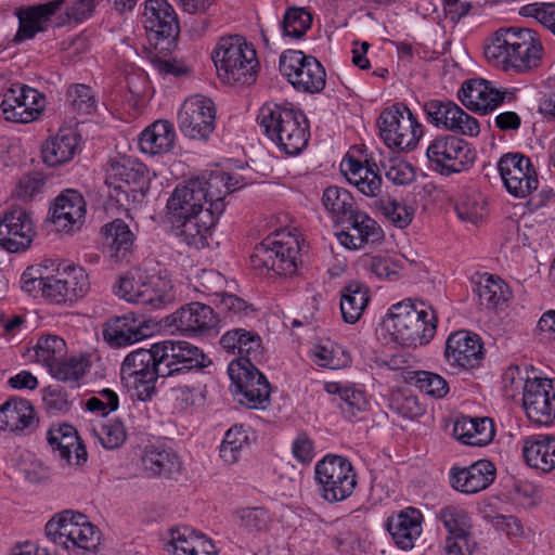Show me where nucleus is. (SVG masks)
<instances>
[{"instance_id": "obj_1", "label": "nucleus", "mask_w": 555, "mask_h": 555, "mask_svg": "<svg viewBox=\"0 0 555 555\" xmlns=\"http://www.w3.org/2000/svg\"><path fill=\"white\" fill-rule=\"evenodd\" d=\"M212 364L203 349L186 340H163L130 352L122 361L120 375L140 401L156 393L158 377L199 372Z\"/></svg>"}, {"instance_id": "obj_2", "label": "nucleus", "mask_w": 555, "mask_h": 555, "mask_svg": "<svg viewBox=\"0 0 555 555\" xmlns=\"http://www.w3.org/2000/svg\"><path fill=\"white\" fill-rule=\"evenodd\" d=\"M383 326L392 341L416 348L429 344L435 337L438 314L430 304L406 299L390 307Z\"/></svg>"}, {"instance_id": "obj_3", "label": "nucleus", "mask_w": 555, "mask_h": 555, "mask_svg": "<svg viewBox=\"0 0 555 555\" xmlns=\"http://www.w3.org/2000/svg\"><path fill=\"white\" fill-rule=\"evenodd\" d=\"M262 133L287 155H298L307 146L309 121L301 109L289 103H266L257 117Z\"/></svg>"}, {"instance_id": "obj_4", "label": "nucleus", "mask_w": 555, "mask_h": 555, "mask_svg": "<svg viewBox=\"0 0 555 555\" xmlns=\"http://www.w3.org/2000/svg\"><path fill=\"white\" fill-rule=\"evenodd\" d=\"M542 54V44L537 34L528 28H500L490 43L485 46L486 57L505 70L514 68L522 73L537 67Z\"/></svg>"}, {"instance_id": "obj_5", "label": "nucleus", "mask_w": 555, "mask_h": 555, "mask_svg": "<svg viewBox=\"0 0 555 555\" xmlns=\"http://www.w3.org/2000/svg\"><path fill=\"white\" fill-rule=\"evenodd\" d=\"M218 78L229 86H251L256 82L260 64L256 49L243 36L221 37L211 51Z\"/></svg>"}, {"instance_id": "obj_6", "label": "nucleus", "mask_w": 555, "mask_h": 555, "mask_svg": "<svg viewBox=\"0 0 555 555\" xmlns=\"http://www.w3.org/2000/svg\"><path fill=\"white\" fill-rule=\"evenodd\" d=\"M105 183L109 189V198L119 208L131 210L144 201L151 176L147 167L138 159H112L106 169Z\"/></svg>"}, {"instance_id": "obj_7", "label": "nucleus", "mask_w": 555, "mask_h": 555, "mask_svg": "<svg viewBox=\"0 0 555 555\" xmlns=\"http://www.w3.org/2000/svg\"><path fill=\"white\" fill-rule=\"evenodd\" d=\"M114 293L126 301L160 309L176 299V292L166 275H149L141 270H132L120 275L114 284Z\"/></svg>"}, {"instance_id": "obj_8", "label": "nucleus", "mask_w": 555, "mask_h": 555, "mask_svg": "<svg viewBox=\"0 0 555 555\" xmlns=\"http://www.w3.org/2000/svg\"><path fill=\"white\" fill-rule=\"evenodd\" d=\"M314 481L320 498L333 504L352 495L358 475L347 457L328 453L315 463Z\"/></svg>"}, {"instance_id": "obj_9", "label": "nucleus", "mask_w": 555, "mask_h": 555, "mask_svg": "<svg viewBox=\"0 0 555 555\" xmlns=\"http://www.w3.org/2000/svg\"><path fill=\"white\" fill-rule=\"evenodd\" d=\"M300 250L296 234L278 232L256 245L250 262L255 269L273 271L280 276H293L297 272Z\"/></svg>"}, {"instance_id": "obj_10", "label": "nucleus", "mask_w": 555, "mask_h": 555, "mask_svg": "<svg viewBox=\"0 0 555 555\" xmlns=\"http://www.w3.org/2000/svg\"><path fill=\"white\" fill-rule=\"evenodd\" d=\"M46 537L64 550H95L100 542V530L79 512L66 509L51 518L46 527Z\"/></svg>"}, {"instance_id": "obj_11", "label": "nucleus", "mask_w": 555, "mask_h": 555, "mask_svg": "<svg viewBox=\"0 0 555 555\" xmlns=\"http://www.w3.org/2000/svg\"><path fill=\"white\" fill-rule=\"evenodd\" d=\"M377 127L384 143L391 150L402 152L415 149L423 135V126L402 103L385 108L377 119Z\"/></svg>"}, {"instance_id": "obj_12", "label": "nucleus", "mask_w": 555, "mask_h": 555, "mask_svg": "<svg viewBox=\"0 0 555 555\" xmlns=\"http://www.w3.org/2000/svg\"><path fill=\"white\" fill-rule=\"evenodd\" d=\"M429 168L441 176H451L469 169L476 152L464 139L454 134H438L426 147Z\"/></svg>"}, {"instance_id": "obj_13", "label": "nucleus", "mask_w": 555, "mask_h": 555, "mask_svg": "<svg viewBox=\"0 0 555 555\" xmlns=\"http://www.w3.org/2000/svg\"><path fill=\"white\" fill-rule=\"evenodd\" d=\"M228 374L237 402L248 409L264 410L270 405L271 386L257 363L231 361Z\"/></svg>"}, {"instance_id": "obj_14", "label": "nucleus", "mask_w": 555, "mask_h": 555, "mask_svg": "<svg viewBox=\"0 0 555 555\" xmlns=\"http://www.w3.org/2000/svg\"><path fill=\"white\" fill-rule=\"evenodd\" d=\"M142 23L155 49L171 51L177 43L180 26L177 13L168 0H145Z\"/></svg>"}, {"instance_id": "obj_15", "label": "nucleus", "mask_w": 555, "mask_h": 555, "mask_svg": "<svg viewBox=\"0 0 555 555\" xmlns=\"http://www.w3.org/2000/svg\"><path fill=\"white\" fill-rule=\"evenodd\" d=\"M279 68L298 91L318 93L325 87V69L322 64L302 51L287 50L280 56Z\"/></svg>"}, {"instance_id": "obj_16", "label": "nucleus", "mask_w": 555, "mask_h": 555, "mask_svg": "<svg viewBox=\"0 0 555 555\" xmlns=\"http://www.w3.org/2000/svg\"><path fill=\"white\" fill-rule=\"evenodd\" d=\"M423 111L426 121L437 128L468 137L480 132L478 120L451 100L430 99L424 102Z\"/></svg>"}, {"instance_id": "obj_17", "label": "nucleus", "mask_w": 555, "mask_h": 555, "mask_svg": "<svg viewBox=\"0 0 555 555\" xmlns=\"http://www.w3.org/2000/svg\"><path fill=\"white\" fill-rule=\"evenodd\" d=\"M181 133L192 140L207 141L216 127V107L209 98L195 95L184 101L178 112Z\"/></svg>"}, {"instance_id": "obj_18", "label": "nucleus", "mask_w": 555, "mask_h": 555, "mask_svg": "<svg viewBox=\"0 0 555 555\" xmlns=\"http://www.w3.org/2000/svg\"><path fill=\"white\" fill-rule=\"evenodd\" d=\"M46 95L27 85H12L0 104L4 119L28 124L40 117L46 107Z\"/></svg>"}, {"instance_id": "obj_19", "label": "nucleus", "mask_w": 555, "mask_h": 555, "mask_svg": "<svg viewBox=\"0 0 555 555\" xmlns=\"http://www.w3.org/2000/svg\"><path fill=\"white\" fill-rule=\"evenodd\" d=\"M498 170L507 192L525 198L538 189L539 180L531 159L520 153H507L501 156Z\"/></svg>"}, {"instance_id": "obj_20", "label": "nucleus", "mask_w": 555, "mask_h": 555, "mask_svg": "<svg viewBox=\"0 0 555 555\" xmlns=\"http://www.w3.org/2000/svg\"><path fill=\"white\" fill-rule=\"evenodd\" d=\"M485 353L482 339L474 332L459 330L447 337L443 354L452 367L465 371L479 367Z\"/></svg>"}, {"instance_id": "obj_21", "label": "nucleus", "mask_w": 555, "mask_h": 555, "mask_svg": "<svg viewBox=\"0 0 555 555\" xmlns=\"http://www.w3.org/2000/svg\"><path fill=\"white\" fill-rule=\"evenodd\" d=\"M36 235L30 214L22 207L4 211L0 217V247L8 253L28 249Z\"/></svg>"}, {"instance_id": "obj_22", "label": "nucleus", "mask_w": 555, "mask_h": 555, "mask_svg": "<svg viewBox=\"0 0 555 555\" xmlns=\"http://www.w3.org/2000/svg\"><path fill=\"white\" fill-rule=\"evenodd\" d=\"M528 418L540 425L555 420V379L533 376L522 396Z\"/></svg>"}, {"instance_id": "obj_23", "label": "nucleus", "mask_w": 555, "mask_h": 555, "mask_svg": "<svg viewBox=\"0 0 555 555\" xmlns=\"http://www.w3.org/2000/svg\"><path fill=\"white\" fill-rule=\"evenodd\" d=\"M513 92L500 90L486 79L466 80L457 92L462 104L478 114H488L501 105Z\"/></svg>"}, {"instance_id": "obj_24", "label": "nucleus", "mask_w": 555, "mask_h": 555, "mask_svg": "<svg viewBox=\"0 0 555 555\" xmlns=\"http://www.w3.org/2000/svg\"><path fill=\"white\" fill-rule=\"evenodd\" d=\"M346 219L336 223L343 228L337 233V237L345 247L359 249L369 242L374 243L382 238L383 232L377 222L357 207L347 215Z\"/></svg>"}, {"instance_id": "obj_25", "label": "nucleus", "mask_w": 555, "mask_h": 555, "mask_svg": "<svg viewBox=\"0 0 555 555\" xmlns=\"http://www.w3.org/2000/svg\"><path fill=\"white\" fill-rule=\"evenodd\" d=\"M218 322L214 309L198 301L186 304L167 317V324L184 335L207 334Z\"/></svg>"}, {"instance_id": "obj_26", "label": "nucleus", "mask_w": 555, "mask_h": 555, "mask_svg": "<svg viewBox=\"0 0 555 555\" xmlns=\"http://www.w3.org/2000/svg\"><path fill=\"white\" fill-rule=\"evenodd\" d=\"M232 179L228 172L211 170L202 173L195 179H191L189 182L198 186L194 188V190L203 194V197H199V199L204 204H208L207 209L221 216L225 209V196L238 188V181L236 180L235 183H232Z\"/></svg>"}, {"instance_id": "obj_27", "label": "nucleus", "mask_w": 555, "mask_h": 555, "mask_svg": "<svg viewBox=\"0 0 555 555\" xmlns=\"http://www.w3.org/2000/svg\"><path fill=\"white\" fill-rule=\"evenodd\" d=\"M495 466L488 460H479L468 467L452 466L450 486L457 492L475 494L487 489L495 479Z\"/></svg>"}, {"instance_id": "obj_28", "label": "nucleus", "mask_w": 555, "mask_h": 555, "mask_svg": "<svg viewBox=\"0 0 555 555\" xmlns=\"http://www.w3.org/2000/svg\"><path fill=\"white\" fill-rule=\"evenodd\" d=\"M64 2L65 0H51L20 9L16 12L18 29L14 35L13 42L21 43L46 31L51 17L63 7Z\"/></svg>"}, {"instance_id": "obj_29", "label": "nucleus", "mask_w": 555, "mask_h": 555, "mask_svg": "<svg viewBox=\"0 0 555 555\" xmlns=\"http://www.w3.org/2000/svg\"><path fill=\"white\" fill-rule=\"evenodd\" d=\"M220 216L209 209L199 210L193 216L182 218L180 222L171 221L173 234L186 245L196 249L208 246V237Z\"/></svg>"}, {"instance_id": "obj_30", "label": "nucleus", "mask_w": 555, "mask_h": 555, "mask_svg": "<svg viewBox=\"0 0 555 555\" xmlns=\"http://www.w3.org/2000/svg\"><path fill=\"white\" fill-rule=\"evenodd\" d=\"M423 514L415 507H405L391 514L386 521V529L397 547L409 551L422 534Z\"/></svg>"}, {"instance_id": "obj_31", "label": "nucleus", "mask_w": 555, "mask_h": 555, "mask_svg": "<svg viewBox=\"0 0 555 555\" xmlns=\"http://www.w3.org/2000/svg\"><path fill=\"white\" fill-rule=\"evenodd\" d=\"M341 171L348 182L367 197H378L382 193L383 180L377 165L369 159L365 163L348 157L343 160Z\"/></svg>"}, {"instance_id": "obj_32", "label": "nucleus", "mask_w": 555, "mask_h": 555, "mask_svg": "<svg viewBox=\"0 0 555 555\" xmlns=\"http://www.w3.org/2000/svg\"><path fill=\"white\" fill-rule=\"evenodd\" d=\"M324 389L330 395L338 396L343 415L350 422L364 418L370 409V401L362 386L352 383L328 382Z\"/></svg>"}, {"instance_id": "obj_33", "label": "nucleus", "mask_w": 555, "mask_h": 555, "mask_svg": "<svg viewBox=\"0 0 555 555\" xmlns=\"http://www.w3.org/2000/svg\"><path fill=\"white\" fill-rule=\"evenodd\" d=\"M219 343L224 350L238 354L233 361L260 363L264 356L261 337L255 331L233 328L227 331Z\"/></svg>"}, {"instance_id": "obj_34", "label": "nucleus", "mask_w": 555, "mask_h": 555, "mask_svg": "<svg viewBox=\"0 0 555 555\" xmlns=\"http://www.w3.org/2000/svg\"><path fill=\"white\" fill-rule=\"evenodd\" d=\"M48 442L61 460L69 465H81L87 461L86 447L75 427L63 424L48 431Z\"/></svg>"}, {"instance_id": "obj_35", "label": "nucleus", "mask_w": 555, "mask_h": 555, "mask_svg": "<svg viewBox=\"0 0 555 555\" xmlns=\"http://www.w3.org/2000/svg\"><path fill=\"white\" fill-rule=\"evenodd\" d=\"M38 420L31 403L26 399L11 398L0 406V430L14 434L31 433Z\"/></svg>"}, {"instance_id": "obj_36", "label": "nucleus", "mask_w": 555, "mask_h": 555, "mask_svg": "<svg viewBox=\"0 0 555 555\" xmlns=\"http://www.w3.org/2000/svg\"><path fill=\"white\" fill-rule=\"evenodd\" d=\"M52 222L63 229L72 230L75 224L85 219L87 208L83 196L76 190L63 191L54 201L51 208Z\"/></svg>"}, {"instance_id": "obj_37", "label": "nucleus", "mask_w": 555, "mask_h": 555, "mask_svg": "<svg viewBox=\"0 0 555 555\" xmlns=\"http://www.w3.org/2000/svg\"><path fill=\"white\" fill-rule=\"evenodd\" d=\"M522 456L526 464L544 474L555 469V437L534 435L524 439Z\"/></svg>"}, {"instance_id": "obj_38", "label": "nucleus", "mask_w": 555, "mask_h": 555, "mask_svg": "<svg viewBox=\"0 0 555 555\" xmlns=\"http://www.w3.org/2000/svg\"><path fill=\"white\" fill-rule=\"evenodd\" d=\"M144 470L153 477L177 478L182 469L178 454L170 448L150 444L142 455Z\"/></svg>"}, {"instance_id": "obj_39", "label": "nucleus", "mask_w": 555, "mask_h": 555, "mask_svg": "<svg viewBox=\"0 0 555 555\" xmlns=\"http://www.w3.org/2000/svg\"><path fill=\"white\" fill-rule=\"evenodd\" d=\"M494 435V425L489 417L462 416L453 425V436L462 443L472 447L488 446Z\"/></svg>"}, {"instance_id": "obj_40", "label": "nucleus", "mask_w": 555, "mask_h": 555, "mask_svg": "<svg viewBox=\"0 0 555 555\" xmlns=\"http://www.w3.org/2000/svg\"><path fill=\"white\" fill-rule=\"evenodd\" d=\"M176 141L173 125L166 119H159L146 127L139 137L141 152L149 155H159L170 152Z\"/></svg>"}, {"instance_id": "obj_41", "label": "nucleus", "mask_w": 555, "mask_h": 555, "mask_svg": "<svg viewBox=\"0 0 555 555\" xmlns=\"http://www.w3.org/2000/svg\"><path fill=\"white\" fill-rule=\"evenodd\" d=\"M141 325L142 321L132 314L116 317L105 324L103 336L111 347H125L145 337Z\"/></svg>"}, {"instance_id": "obj_42", "label": "nucleus", "mask_w": 555, "mask_h": 555, "mask_svg": "<svg viewBox=\"0 0 555 555\" xmlns=\"http://www.w3.org/2000/svg\"><path fill=\"white\" fill-rule=\"evenodd\" d=\"M196 184L188 182L185 185H178L167 202L169 222L177 220L180 222L182 218L193 216L199 210H205L203 194L197 190Z\"/></svg>"}, {"instance_id": "obj_43", "label": "nucleus", "mask_w": 555, "mask_h": 555, "mask_svg": "<svg viewBox=\"0 0 555 555\" xmlns=\"http://www.w3.org/2000/svg\"><path fill=\"white\" fill-rule=\"evenodd\" d=\"M370 302L369 287L358 281H351L340 289V312L348 324L357 323Z\"/></svg>"}, {"instance_id": "obj_44", "label": "nucleus", "mask_w": 555, "mask_h": 555, "mask_svg": "<svg viewBox=\"0 0 555 555\" xmlns=\"http://www.w3.org/2000/svg\"><path fill=\"white\" fill-rule=\"evenodd\" d=\"M78 149V135L72 131H60L44 142L42 159L49 167H56L73 159Z\"/></svg>"}, {"instance_id": "obj_45", "label": "nucleus", "mask_w": 555, "mask_h": 555, "mask_svg": "<svg viewBox=\"0 0 555 555\" xmlns=\"http://www.w3.org/2000/svg\"><path fill=\"white\" fill-rule=\"evenodd\" d=\"M104 244L116 261L124 260L132 251L135 236L122 219H115L102 228Z\"/></svg>"}, {"instance_id": "obj_46", "label": "nucleus", "mask_w": 555, "mask_h": 555, "mask_svg": "<svg viewBox=\"0 0 555 555\" xmlns=\"http://www.w3.org/2000/svg\"><path fill=\"white\" fill-rule=\"evenodd\" d=\"M474 293L480 307L489 310L506 302L509 294L506 283L500 276L490 273L481 274L474 282Z\"/></svg>"}, {"instance_id": "obj_47", "label": "nucleus", "mask_w": 555, "mask_h": 555, "mask_svg": "<svg viewBox=\"0 0 555 555\" xmlns=\"http://www.w3.org/2000/svg\"><path fill=\"white\" fill-rule=\"evenodd\" d=\"M321 202L335 224L339 220H347V215L357 207L351 193L337 185L327 186L323 191Z\"/></svg>"}, {"instance_id": "obj_48", "label": "nucleus", "mask_w": 555, "mask_h": 555, "mask_svg": "<svg viewBox=\"0 0 555 555\" xmlns=\"http://www.w3.org/2000/svg\"><path fill=\"white\" fill-rule=\"evenodd\" d=\"M36 360L51 370L54 364L66 357L67 347L65 340L53 334H44L38 337L34 347Z\"/></svg>"}, {"instance_id": "obj_49", "label": "nucleus", "mask_w": 555, "mask_h": 555, "mask_svg": "<svg viewBox=\"0 0 555 555\" xmlns=\"http://www.w3.org/2000/svg\"><path fill=\"white\" fill-rule=\"evenodd\" d=\"M436 519L442 524L447 535L463 534L473 531L469 513L456 505L442 506L436 513Z\"/></svg>"}, {"instance_id": "obj_50", "label": "nucleus", "mask_w": 555, "mask_h": 555, "mask_svg": "<svg viewBox=\"0 0 555 555\" xmlns=\"http://www.w3.org/2000/svg\"><path fill=\"white\" fill-rule=\"evenodd\" d=\"M404 379L408 384L414 385L421 392L433 398H443L449 392L447 380L428 371H408Z\"/></svg>"}, {"instance_id": "obj_51", "label": "nucleus", "mask_w": 555, "mask_h": 555, "mask_svg": "<svg viewBox=\"0 0 555 555\" xmlns=\"http://www.w3.org/2000/svg\"><path fill=\"white\" fill-rule=\"evenodd\" d=\"M57 276L66 291L64 294L68 296L70 304L85 297L90 288L89 276L82 267L70 266Z\"/></svg>"}, {"instance_id": "obj_52", "label": "nucleus", "mask_w": 555, "mask_h": 555, "mask_svg": "<svg viewBox=\"0 0 555 555\" xmlns=\"http://www.w3.org/2000/svg\"><path fill=\"white\" fill-rule=\"evenodd\" d=\"M311 25V13L299 7L287 8L281 22L283 35L293 39H301Z\"/></svg>"}, {"instance_id": "obj_53", "label": "nucleus", "mask_w": 555, "mask_h": 555, "mask_svg": "<svg viewBox=\"0 0 555 555\" xmlns=\"http://www.w3.org/2000/svg\"><path fill=\"white\" fill-rule=\"evenodd\" d=\"M375 206L382 214L397 228H406L413 219L414 210L405 204H402L390 196H380L375 202Z\"/></svg>"}, {"instance_id": "obj_54", "label": "nucleus", "mask_w": 555, "mask_h": 555, "mask_svg": "<svg viewBox=\"0 0 555 555\" xmlns=\"http://www.w3.org/2000/svg\"><path fill=\"white\" fill-rule=\"evenodd\" d=\"M189 527H178L170 530V540L166 543V551L172 555H189L204 539Z\"/></svg>"}, {"instance_id": "obj_55", "label": "nucleus", "mask_w": 555, "mask_h": 555, "mask_svg": "<svg viewBox=\"0 0 555 555\" xmlns=\"http://www.w3.org/2000/svg\"><path fill=\"white\" fill-rule=\"evenodd\" d=\"M66 100L70 108L79 115H89L96 108V98L92 88L85 83L69 86Z\"/></svg>"}, {"instance_id": "obj_56", "label": "nucleus", "mask_w": 555, "mask_h": 555, "mask_svg": "<svg viewBox=\"0 0 555 555\" xmlns=\"http://www.w3.org/2000/svg\"><path fill=\"white\" fill-rule=\"evenodd\" d=\"M245 447H248V435L243 426L235 425L224 435L220 446V456L225 463L233 464Z\"/></svg>"}, {"instance_id": "obj_57", "label": "nucleus", "mask_w": 555, "mask_h": 555, "mask_svg": "<svg viewBox=\"0 0 555 555\" xmlns=\"http://www.w3.org/2000/svg\"><path fill=\"white\" fill-rule=\"evenodd\" d=\"M88 367V361L85 357H70L68 359H63L50 371L52 376L61 382H78L86 373Z\"/></svg>"}, {"instance_id": "obj_58", "label": "nucleus", "mask_w": 555, "mask_h": 555, "mask_svg": "<svg viewBox=\"0 0 555 555\" xmlns=\"http://www.w3.org/2000/svg\"><path fill=\"white\" fill-rule=\"evenodd\" d=\"M237 518L240 527L249 533L266 531L271 521L269 512L259 506L237 511Z\"/></svg>"}, {"instance_id": "obj_59", "label": "nucleus", "mask_w": 555, "mask_h": 555, "mask_svg": "<svg viewBox=\"0 0 555 555\" xmlns=\"http://www.w3.org/2000/svg\"><path fill=\"white\" fill-rule=\"evenodd\" d=\"M42 401L47 412L51 415L63 414L70 409L67 392L60 385L46 387L42 390Z\"/></svg>"}, {"instance_id": "obj_60", "label": "nucleus", "mask_w": 555, "mask_h": 555, "mask_svg": "<svg viewBox=\"0 0 555 555\" xmlns=\"http://www.w3.org/2000/svg\"><path fill=\"white\" fill-rule=\"evenodd\" d=\"M519 14L525 17H532L555 36V4L546 2L528 3L520 8Z\"/></svg>"}, {"instance_id": "obj_61", "label": "nucleus", "mask_w": 555, "mask_h": 555, "mask_svg": "<svg viewBox=\"0 0 555 555\" xmlns=\"http://www.w3.org/2000/svg\"><path fill=\"white\" fill-rule=\"evenodd\" d=\"M502 378L505 391L513 397L519 392L524 395L527 390V385H529V382H532L527 367L518 365H509Z\"/></svg>"}, {"instance_id": "obj_62", "label": "nucleus", "mask_w": 555, "mask_h": 555, "mask_svg": "<svg viewBox=\"0 0 555 555\" xmlns=\"http://www.w3.org/2000/svg\"><path fill=\"white\" fill-rule=\"evenodd\" d=\"M98 436L102 446L106 449L120 447L127 438L124 424L117 420H109L103 423Z\"/></svg>"}, {"instance_id": "obj_63", "label": "nucleus", "mask_w": 555, "mask_h": 555, "mask_svg": "<svg viewBox=\"0 0 555 555\" xmlns=\"http://www.w3.org/2000/svg\"><path fill=\"white\" fill-rule=\"evenodd\" d=\"M383 167L386 178L397 185L409 184L415 179L414 168L402 159L391 158Z\"/></svg>"}, {"instance_id": "obj_64", "label": "nucleus", "mask_w": 555, "mask_h": 555, "mask_svg": "<svg viewBox=\"0 0 555 555\" xmlns=\"http://www.w3.org/2000/svg\"><path fill=\"white\" fill-rule=\"evenodd\" d=\"M369 269L379 280L398 278L401 264L388 255H374L369 259Z\"/></svg>"}]
</instances>
